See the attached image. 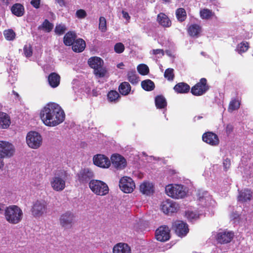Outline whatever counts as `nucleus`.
<instances>
[{
  "label": "nucleus",
  "instance_id": "1",
  "mask_svg": "<svg viewBox=\"0 0 253 253\" xmlns=\"http://www.w3.org/2000/svg\"><path fill=\"white\" fill-rule=\"evenodd\" d=\"M40 117L45 126L53 127L64 121L65 114L59 105L51 102L47 104L41 110Z\"/></svg>",
  "mask_w": 253,
  "mask_h": 253
},
{
  "label": "nucleus",
  "instance_id": "2",
  "mask_svg": "<svg viewBox=\"0 0 253 253\" xmlns=\"http://www.w3.org/2000/svg\"><path fill=\"white\" fill-rule=\"evenodd\" d=\"M23 213L22 210L16 205L6 207L4 212L5 220L9 223L16 224L22 219Z\"/></svg>",
  "mask_w": 253,
  "mask_h": 253
},
{
  "label": "nucleus",
  "instance_id": "3",
  "mask_svg": "<svg viewBox=\"0 0 253 253\" xmlns=\"http://www.w3.org/2000/svg\"><path fill=\"white\" fill-rule=\"evenodd\" d=\"M89 66L93 69V74L98 78L104 77L107 72L106 68L103 67L104 61L100 57L93 56L88 59Z\"/></svg>",
  "mask_w": 253,
  "mask_h": 253
},
{
  "label": "nucleus",
  "instance_id": "4",
  "mask_svg": "<svg viewBox=\"0 0 253 253\" xmlns=\"http://www.w3.org/2000/svg\"><path fill=\"white\" fill-rule=\"evenodd\" d=\"M88 186L91 191L99 196H105L109 193V187L104 182L96 179L91 180Z\"/></svg>",
  "mask_w": 253,
  "mask_h": 253
},
{
  "label": "nucleus",
  "instance_id": "5",
  "mask_svg": "<svg viewBox=\"0 0 253 253\" xmlns=\"http://www.w3.org/2000/svg\"><path fill=\"white\" fill-rule=\"evenodd\" d=\"M165 191L169 196L175 199L183 198L186 194L183 186L179 184H169L166 186Z\"/></svg>",
  "mask_w": 253,
  "mask_h": 253
},
{
  "label": "nucleus",
  "instance_id": "6",
  "mask_svg": "<svg viewBox=\"0 0 253 253\" xmlns=\"http://www.w3.org/2000/svg\"><path fill=\"white\" fill-rule=\"evenodd\" d=\"M31 213L36 218H39L46 213L47 203L44 200H37L31 208Z\"/></svg>",
  "mask_w": 253,
  "mask_h": 253
},
{
  "label": "nucleus",
  "instance_id": "7",
  "mask_svg": "<svg viewBox=\"0 0 253 253\" xmlns=\"http://www.w3.org/2000/svg\"><path fill=\"white\" fill-rule=\"evenodd\" d=\"M210 89L207 80L203 78L191 88V93L195 96H201Z\"/></svg>",
  "mask_w": 253,
  "mask_h": 253
},
{
  "label": "nucleus",
  "instance_id": "8",
  "mask_svg": "<svg viewBox=\"0 0 253 253\" xmlns=\"http://www.w3.org/2000/svg\"><path fill=\"white\" fill-rule=\"evenodd\" d=\"M171 229L174 231L177 236L182 238L189 232L188 224L182 220H175L172 222Z\"/></svg>",
  "mask_w": 253,
  "mask_h": 253
},
{
  "label": "nucleus",
  "instance_id": "9",
  "mask_svg": "<svg viewBox=\"0 0 253 253\" xmlns=\"http://www.w3.org/2000/svg\"><path fill=\"white\" fill-rule=\"evenodd\" d=\"M26 141L30 147L37 149L41 145L42 138L39 133L36 131H30L27 134Z\"/></svg>",
  "mask_w": 253,
  "mask_h": 253
},
{
  "label": "nucleus",
  "instance_id": "10",
  "mask_svg": "<svg viewBox=\"0 0 253 253\" xmlns=\"http://www.w3.org/2000/svg\"><path fill=\"white\" fill-rule=\"evenodd\" d=\"M120 189L125 193H132L135 188V183L129 177L124 176L119 181Z\"/></svg>",
  "mask_w": 253,
  "mask_h": 253
},
{
  "label": "nucleus",
  "instance_id": "11",
  "mask_svg": "<svg viewBox=\"0 0 253 253\" xmlns=\"http://www.w3.org/2000/svg\"><path fill=\"white\" fill-rule=\"evenodd\" d=\"M15 152V148L10 143L5 141H0V156L9 158Z\"/></svg>",
  "mask_w": 253,
  "mask_h": 253
},
{
  "label": "nucleus",
  "instance_id": "12",
  "mask_svg": "<svg viewBox=\"0 0 253 253\" xmlns=\"http://www.w3.org/2000/svg\"><path fill=\"white\" fill-rule=\"evenodd\" d=\"M170 229L167 225L160 226L155 232L157 240L164 242L168 241L170 238Z\"/></svg>",
  "mask_w": 253,
  "mask_h": 253
},
{
  "label": "nucleus",
  "instance_id": "13",
  "mask_svg": "<svg viewBox=\"0 0 253 253\" xmlns=\"http://www.w3.org/2000/svg\"><path fill=\"white\" fill-rule=\"evenodd\" d=\"M179 209L178 205L170 200L164 201L161 205L162 211L167 214L177 212Z\"/></svg>",
  "mask_w": 253,
  "mask_h": 253
},
{
  "label": "nucleus",
  "instance_id": "14",
  "mask_svg": "<svg viewBox=\"0 0 253 253\" xmlns=\"http://www.w3.org/2000/svg\"><path fill=\"white\" fill-rule=\"evenodd\" d=\"M77 176L79 182L84 184L91 180L94 174L93 171L88 168H84L79 171Z\"/></svg>",
  "mask_w": 253,
  "mask_h": 253
},
{
  "label": "nucleus",
  "instance_id": "15",
  "mask_svg": "<svg viewBox=\"0 0 253 253\" xmlns=\"http://www.w3.org/2000/svg\"><path fill=\"white\" fill-rule=\"evenodd\" d=\"M112 166L118 170L124 169L127 165L126 159L119 154H114L111 157Z\"/></svg>",
  "mask_w": 253,
  "mask_h": 253
},
{
  "label": "nucleus",
  "instance_id": "16",
  "mask_svg": "<svg viewBox=\"0 0 253 253\" xmlns=\"http://www.w3.org/2000/svg\"><path fill=\"white\" fill-rule=\"evenodd\" d=\"M93 162L95 165L102 168H108L111 165L109 158L102 154L95 155L93 158Z\"/></svg>",
  "mask_w": 253,
  "mask_h": 253
},
{
  "label": "nucleus",
  "instance_id": "17",
  "mask_svg": "<svg viewBox=\"0 0 253 253\" xmlns=\"http://www.w3.org/2000/svg\"><path fill=\"white\" fill-rule=\"evenodd\" d=\"M74 217V215L72 212L67 211L60 216V223L64 228H71L72 226Z\"/></svg>",
  "mask_w": 253,
  "mask_h": 253
},
{
  "label": "nucleus",
  "instance_id": "18",
  "mask_svg": "<svg viewBox=\"0 0 253 253\" xmlns=\"http://www.w3.org/2000/svg\"><path fill=\"white\" fill-rule=\"evenodd\" d=\"M234 236L233 232L223 231L218 232L216 237V241L221 244H225L230 243Z\"/></svg>",
  "mask_w": 253,
  "mask_h": 253
},
{
  "label": "nucleus",
  "instance_id": "19",
  "mask_svg": "<svg viewBox=\"0 0 253 253\" xmlns=\"http://www.w3.org/2000/svg\"><path fill=\"white\" fill-rule=\"evenodd\" d=\"M50 185L54 191H61L65 188V180L59 176H55L50 180Z\"/></svg>",
  "mask_w": 253,
  "mask_h": 253
},
{
  "label": "nucleus",
  "instance_id": "20",
  "mask_svg": "<svg viewBox=\"0 0 253 253\" xmlns=\"http://www.w3.org/2000/svg\"><path fill=\"white\" fill-rule=\"evenodd\" d=\"M203 140L211 146L217 145L219 143L218 136L212 132L208 131L204 133L202 136Z\"/></svg>",
  "mask_w": 253,
  "mask_h": 253
},
{
  "label": "nucleus",
  "instance_id": "21",
  "mask_svg": "<svg viewBox=\"0 0 253 253\" xmlns=\"http://www.w3.org/2000/svg\"><path fill=\"white\" fill-rule=\"evenodd\" d=\"M253 192L250 189L245 188L242 190H238L237 200L242 203L249 202L251 200Z\"/></svg>",
  "mask_w": 253,
  "mask_h": 253
},
{
  "label": "nucleus",
  "instance_id": "22",
  "mask_svg": "<svg viewBox=\"0 0 253 253\" xmlns=\"http://www.w3.org/2000/svg\"><path fill=\"white\" fill-rule=\"evenodd\" d=\"M157 21L159 25L165 28L169 27L171 25V20L169 17L163 12H160L157 15Z\"/></svg>",
  "mask_w": 253,
  "mask_h": 253
},
{
  "label": "nucleus",
  "instance_id": "23",
  "mask_svg": "<svg viewBox=\"0 0 253 253\" xmlns=\"http://www.w3.org/2000/svg\"><path fill=\"white\" fill-rule=\"evenodd\" d=\"M48 82L52 88L57 87L60 82V76L55 72L50 73L48 76Z\"/></svg>",
  "mask_w": 253,
  "mask_h": 253
},
{
  "label": "nucleus",
  "instance_id": "24",
  "mask_svg": "<svg viewBox=\"0 0 253 253\" xmlns=\"http://www.w3.org/2000/svg\"><path fill=\"white\" fill-rule=\"evenodd\" d=\"M85 41L82 39H76L74 43L72 45V48L74 52H81L83 51L85 47Z\"/></svg>",
  "mask_w": 253,
  "mask_h": 253
},
{
  "label": "nucleus",
  "instance_id": "25",
  "mask_svg": "<svg viewBox=\"0 0 253 253\" xmlns=\"http://www.w3.org/2000/svg\"><path fill=\"white\" fill-rule=\"evenodd\" d=\"M113 252V253H131V249L127 244L120 243L114 247Z\"/></svg>",
  "mask_w": 253,
  "mask_h": 253
},
{
  "label": "nucleus",
  "instance_id": "26",
  "mask_svg": "<svg viewBox=\"0 0 253 253\" xmlns=\"http://www.w3.org/2000/svg\"><path fill=\"white\" fill-rule=\"evenodd\" d=\"M76 38L77 35L74 31L68 32L63 37V43L66 46H71L74 43Z\"/></svg>",
  "mask_w": 253,
  "mask_h": 253
},
{
  "label": "nucleus",
  "instance_id": "27",
  "mask_svg": "<svg viewBox=\"0 0 253 253\" xmlns=\"http://www.w3.org/2000/svg\"><path fill=\"white\" fill-rule=\"evenodd\" d=\"M173 89L177 93H186L190 90V87L187 83L181 82L175 85Z\"/></svg>",
  "mask_w": 253,
  "mask_h": 253
},
{
  "label": "nucleus",
  "instance_id": "28",
  "mask_svg": "<svg viewBox=\"0 0 253 253\" xmlns=\"http://www.w3.org/2000/svg\"><path fill=\"white\" fill-rule=\"evenodd\" d=\"M187 32L190 36L198 37L202 32V27L198 24H192L188 27Z\"/></svg>",
  "mask_w": 253,
  "mask_h": 253
},
{
  "label": "nucleus",
  "instance_id": "29",
  "mask_svg": "<svg viewBox=\"0 0 253 253\" xmlns=\"http://www.w3.org/2000/svg\"><path fill=\"white\" fill-rule=\"evenodd\" d=\"M11 11L14 15L17 17H21L24 14L25 8L22 4L17 3L12 6Z\"/></svg>",
  "mask_w": 253,
  "mask_h": 253
},
{
  "label": "nucleus",
  "instance_id": "30",
  "mask_svg": "<svg viewBox=\"0 0 253 253\" xmlns=\"http://www.w3.org/2000/svg\"><path fill=\"white\" fill-rule=\"evenodd\" d=\"M140 191L143 194L149 195L153 192V185L149 182H143L140 185Z\"/></svg>",
  "mask_w": 253,
  "mask_h": 253
},
{
  "label": "nucleus",
  "instance_id": "31",
  "mask_svg": "<svg viewBox=\"0 0 253 253\" xmlns=\"http://www.w3.org/2000/svg\"><path fill=\"white\" fill-rule=\"evenodd\" d=\"M131 86L127 82H124L120 84L119 86L118 90L120 94L126 96L129 94L131 91Z\"/></svg>",
  "mask_w": 253,
  "mask_h": 253
},
{
  "label": "nucleus",
  "instance_id": "32",
  "mask_svg": "<svg viewBox=\"0 0 253 253\" xmlns=\"http://www.w3.org/2000/svg\"><path fill=\"white\" fill-rule=\"evenodd\" d=\"M10 124V119L6 113H0V128H6Z\"/></svg>",
  "mask_w": 253,
  "mask_h": 253
},
{
  "label": "nucleus",
  "instance_id": "33",
  "mask_svg": "<svg viewBox=\"0 0 253 253\" xmlns=\"http://www.w3.org/2000/svg\"><path fill=\"white\" fill-rule=\"evenodd\" d=\"M127 79L133 85L136 84L139 82V77L137 76L135 70H132L127 72Z\"/></svg>",
  "mask_w": 253,
  "mask_h": 253
},
{
  "label": "nucleus",
  "instance_id": "34",
  "mask_svg": "<svg viewBox=\"0 0 253 253\" xmlns=\"http://www.w3.org/2000/svg\"><path fill=\"white\" fill-rule=\"evenodd\" d=\"M141 85L142 88L147 91L154 90L155 87L154 83L149 79L142 81Z\"/></svg>",
  "mask_w": 253,
  "mask_h": 253
},
{
  "label": "nucleus",
  "instance_id": "35",
  "mask_svg": "<svg viewBox=\"0 0 253 253\" xmlns=\"http://www.w3.org/2000/svg\"><path fill=\"white\" fill-rule=\"evenodd\" d=\"M155 102L156 106L159 109H163L167 105L165 98L162 95L157 96L155 97Z\"/></svg>",
  "mask_w": 253,
  "mask_h": 253
},
{
  "label": "nucleus",
  "instance_id": "36",
  "mask_svg": "<svg viewBox=\"0 0 253 253\" xmlns=\"http://www.w3.org/2000/svg\"><path fill=\"white\" fill-rule=\"evenodd\" d=\"M175 14L178 21L180 22L184 21L187 18L186 12L183 8L177 9L175 11Z\"/></svg>",
  "mask_w": 253,
  "mask_h": 253
},
{
  "label": "nucleus",
  "instance_id": "37",
  "mask_svg": "<svg viewBox=\"0 0 253 253\" xmlns=\"http://www.w3.org/2000/svg\"><path fill=\"white\" fill-rule=\"evenodd\" d=\"M200 15L203 19H209L214 15V13L210 9L204 8L200 10Z\"/></svg>",
  "mask_w": 253,
  "mask_h": 253
},
{
  "label": "nucleus",
  "instance_id": "38",
  "mask_svg": "<svg viewBox=\"0 0 253 253\" xmlns=\"http://www.w3.org/2000/svg\"><path fill=\"white\" fill-rule=\"evenodd\" d=\"M3 35L7 41H13L16 36L15 32L11 29L5 30L3 31Z\"/></svg>",
  "mask_w": 253,
  "mask_h": 253
},
{
  "label": "nucleus",
  "instance_id": "39",
  "mask_svg": "<svg viewBox=\"0 0 253 253\" xmlns=\"http://www.w3.org/2000/svg\"><path fill=\"white\" fill-rule=\"evenodd\" d=\"M137 70L138 72L141 75L145 76L149 72V69L147 65L144 64H141L137 66Z\"/></svg>",
  "mask_w": 253,
  "mask_h": 253
},
{
  "label": "nucleus",
  "instance_id": "40",
  "mask_svg": "<svg viewBox=\"0 0 253 253\" xmlns=\"http://www.w3.org/2000/svg\"><path fill=\"white\" fill-rule=\"evenodd\" d=\"M240 102L238 100L236 99H232L229 104L228 110L231 111L237 110L240 108Z\"/></svg>",
  "mask_w": 253,
  "mask_h": 253
},
{
  "label": "nucleus",
  "instance_id": "41",
  "mask_svg": "<svg viewBox=\"0 0 253 253\" xmlns=\"http://www.w3.org/2000/svg\"><path fill=\"white\" fill-rule=\"evenodd\" d=\"M249 47V45L248 42H242L238 45L237 50L239 53L241 54L246 52L248 50Z\"/></svg>",
  "mask_w": 253,
  "mask_h": 253
},
{
  "label": "nucleus",
  "instance_id": "42",
  "mask_svg": "<svg viewBox=\"0 0 253 253\" xmlns=\"http://www.w3.org/2000/svg\"><path fill=\"white\" fill-rule=\"evenodd\" d=\"M120 97L118 92L116 90H111L107 94V97L109 101L114 102Z\"/></svg>",
  "mask_w": 253,
  "mask_h": 253
},
{
  "label": "nucleus",
  "instance_id": "43",
  "mask_svg": "<svg viewBox=\"0 0 253 253\" xmlns=\"http://www.w3.org/2000/svg\"><path fill=\"white\" fill-rule=\"evenodd\" d=\"M23 53L24 55L27 57H30L33 55V48L31 44H25L23 47Z\"/></svg>",
  "mask_w": 253,
  "mask_h": 253
},
{
  "label": "nucleus",
  "instance_id": "44",
  "mask_svg": "<svg viewBox=\"0 0 253 253\" xmlns=\"http://www.w3.org/2000/svg\"><path fill=\"white\" fill-rule=\"evenodd\" d=\"M164 77L169 81H173L174 78V70L172 68H168L164 73Z\"/></svg>",
  "mask_w": 253,
  "mask_h": 253
},
{
  "label": "nucleus",
  "instance_id": "45",
  "mask_svg": "<svg viewBox=\"0 0 253 253\" xmlns=\"http://www.w3.org/2000/svg\"><path fill=\"white\" fill-rule=\"evenodd\" d=\"M99 29L102 32H105L107 31L106 20L102 16L99 18Z\"/></svg>",
  "mask_w": 253,
  "mask_h": 253
},
{
  "label": "nucleus",
  "instance_id": "46",
  "mask_svg": "<svg viewBox=\"0 0 253 253\" xmlns=\"http://www.w3.org/2000/svg\"><path fill=\"white\" fill-rule=\"evenodd\" d=\"M42 28L47 32H50L53 29V25L47 19H45L42 26Z\"/></svg>",
  "mask_w": 253,
  "mask_h": 253
},
{
  "label": "nucleus",
  "instance_id": "47",
  "mask_svg": "<svg viewBox=\"0 0 253 253\" xmlns=\"http://www.w3.org/2000/svg\"><path fill=\"white\" fill-rule=\"evenodd\" d=\"M66 31V26L62 24L57 25L54 29L55 33L59 36L64 34Z\"/></svg>",
  "mask_w": 253,
  "mask_h": 253
},
{
  "label": "nucleus",
  "instance_id": "48",
  "mask_svg": "<svg viewBox=\"0 0 253 253\" xmlns=\"http://www.w3.org/2000/svg\"><path fill=\"white\" fill-rule=\"evenodd\" d=\"M185 216L188 220L192 221L198 218L199 215L193 211H187L185 212Z\"/></svg>",
  "mask_w": 253,
  "mask_h": 253
},
{
  "label": "nucleus",
  "instance_id": "49",
  "mask_svg": "<svg viewBox=\"0 0 253 253\" xmlns=\"http://www.w3.org/2000/svg\"><path fill=\"white\" fill-rule=\"evenodd\" d=\"M125 50V46L121 42L117 43L114 46V50L117 53H121Z\"/></svg>",
  "mask_w": 253,
  "mask_h": 253
},
{
  "label": "nucleus",
  "instance_id": "50",
  "mask_svg": "<svg viewBox=\"0 0 253 253\" xmlns=\"http://www.w3.org/2000/svg\"><path fill=\"white\" fill-rule=\"evenodd\" d=\"M87 15L86 11L82 9L78 10L76 12V16L80 19L84 18Z\"/></svg>",
  "mask_w": 253,
  "mask_h": 253
},
{
  "label": "nucleus",
  "instance_id": "51",
  "mask_svg": "<svg viewBox=\"0 0 253 253\" xmlns=\"http://www.w3.org/2000/svg\"><path fill=\"white\" fill-rule=\"evenodd\" d=\"M30 3L34 8L38 9L40 7L41 0H32Z\"/></svg>",
  "mask_w": 253,
  "mask_h": 253
},
{
  "label": "nucleus",
  "instance_id": "52",
  "mask_svg": "<svg viewBox=\"0 0 253 253\" xmlns=\"http://www.w3.org/2000/svg\"><path fill=\"white\" fill-rule=\"evenodd\" d=\"M224 169L227 170L230 167L231 162L230 160L228 158L225 159L223 163Z\"/></svg>",
  "mask_w": 253,
  "mask_h": 253
},
{
  "label": "nucleus",
  "instance_id": "53",
  "mask_svg": "<svg viewBox=\"0 0 253 253\" xmlns=\"http://www.w3.org/2000/svg\"><path fill=\"white\" fill-rule=\"evenodd\" d=\"M233 130V126L231 124H228L226 126L225 131L228 135L230 134Z\"/></svg>",
  "mask_w": 253,
  "mask_h": 253
},
{
  "label": "nucleus",
  "instance_id": "54",
  "mask_svg": "<svg viewBox=\"0 0 253 253\" xmlns=\"http://www.w3.org/2000/svg\"><path fill=\"white\" fill-rule=\"evenodd\" d=\"M152 53L154 55L161 54L162 55H164L165 54L164 50L162 49H153Z\"/></svg>",
  "mask_w": 253,
  "mask_h": 253
},
{
  "label": "nucleus",
  "instance_id": "55",
  "mask_svg": "<svg viewBox=\"0 0 253 253\" xmlns=\"http://www.w3.org/2000/svg\"><path fill=\"white\" fill-rule=\"evenodd\" d=\"M56 1L61 7H64L66 6V3L64 0H56Z\"/></svg>",
  "mask_w": 253,
  "mask_h": 253
},
{
  "label": "nucleus",
  "instance_id": "56",
  "mask_svg": "<svg viewBox=\"0 0 253 253\" xmlns=\"http://www.w3.org/2000/svg\"><path fill=\"white\" fill-rule=\"evenodd\" d=\"M5 208L4 204H0V214L3 213L4 214Z\"/></svg>",
  "mask_w": 253,
  "mask_h": 253
},
{
  "label": "nucleus",
  "instance_id": "57",
  "mask_svg": "<svg viewBox=\"0 0 253 253\" xmlns=\"http://www.w3.org/2000/svg\"><path fill=\"white\" fill-rule=\"evenodd\" d=\"M122 14H123V17L125 19H127V20L130 19V17L128 13L127 12H126V11H125L124 10H123L122 11Z\"/></svg>",
  "mask_w": 253,
  "mask_h": 253
},
{
  "label": "nucleus",
  "instance_id": "58",
  "mask_svg": "<svg viewBox=\"0 0 253 253\" xmlns=\"http://www.w3.org/2000/svg\"><path fill=\"white\" fill-rule=\"evenodd\" d=\"M3 5L7 6L10 3V0H1Z\"/></svg>",
  "mask_w": 253,
  "mask_h": 253
},
{
  "label": "nucleus",
  "instance_id": "59",
  "mask_svg": "<svg viewBox=\"0 0 253 253\" xmlns=\"http://www.w3.org/2000/svg\"><path fill=\"white\" fill-rule=\"evenodd\" d=\"M5 157H1L0 156V169L2 168L4 166V162L3 161V159Z\"/></svg>",
  "mask_w": 253,
  "mask_h": 253
},
{
  "label": "nucleus",
  "instance_id": "60",
  "mask_svg": "<svg viewBox=\"0 0 253 253\" xmlns=\"http://www.w3.org/2000/svg\"><path fill=\"white\" fill-rule=\"evenodd\" d=\"M123 65H124L123 63H121L119 64L118 65L117 67H118V68H121V66H123Z\"/></svg>",
  "mask_w": 253,
  "mask_h": 253
},
{
  "label": "nucleus",
  "instance_id": "61",
  "mask_svg": "<svg viewBox=\"0 0 253 253\" xmlns=\"http://www.w3.org/2000/svg\"><path fill=\"white\" fill-rule=\"evenodd\" d=\"M165 2H169L171 0H163Z\"/></svg>",
  "mask_w": 253,
  "mask_h": 253
},
{
  "label": "nucleus",
  "instance_id": "62",
  "mask_svg": "<svg viewBox=\"0 0 253 253\" xmlns=\"http://www.w3.org/2000/svg\"><path fill=\"white\" fill-rule=\"evenodd\" d=\"M107 253V252H106V253Z\"/></svg>",
  "mask_w": 253,
  "mask_h": 253
}]
</instances>
